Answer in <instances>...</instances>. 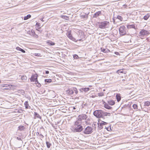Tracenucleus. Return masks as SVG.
I'll return each mask as SVG.
<instances>
[{"mask_svg": "<svg viewBox=\"0 0 150 150\" xmlns=\"http://www.w3.org/2000/svg\"><path fill=\"white\" fill-rule=\"evenodd\" d=\"M98 96H103V93H98Z\"/></svg>", "mask_w": 150, "mask_h": 150, "instance_id": "a19ab883", "label": "nucleus"}, {"mask_svg": "<svg viewBox=\"0 0 150 150\" xmlns=\"http://www.w3.org/2000/svg\"><path fill=\"white\" fill-rule=\"evenodd\" d=\"M150 105V102L149 101H147L145 102L144 106H148Z\"/></svg>", "mask_w": 150, "mask_h": 150, "instance_id": "2f4dec72", "label": "nucleus"}, {"mask_svg": "<svg viewBox=\"0 0 150 150\" xmlns=\"http://www.w3.org/2000/svg\"><path fill=\"white\" fill-rule=\"evenodd\" d=\"M79 115L81 118V119H82L83 120H86L88 117V115L85 114H82Z\"/></svg>", "mask_w": 150, "mask_h": 150, "instance_id": "ddd939ff", "label": "nucleus"}, {"mask_svg": "<svg viewBox=\"0 0 150 150\" xmlns=\"http://www.w3.org/2000/svg\"><path fill=\"white\" fill-rule=\"evenodd\" d=\"M109 23L107 21H104L100 22L99 25V28L101 29H104L108 27Z\"/></svg>", "mask_w": 150, "mask_h": 150, "instance_id": "f03ea898", "label": "nucleus"}, {"mask_svg": "<svg viewBox=\"0 0 150 150\" xmlns=\"http://www.w3.org/2000/svg\"><path fill=\"white\" fill-rule=\"evenodd\" d=\"M40 54L39 53H35V55L37 56H39Z\"/></svg>", "mask_w": 150, "mask_h": 150, "instance_id": "c03bdc74", "label": "nucleus"}, {"mask_svg": "<svg viewBox=\"0 0 150 150\" xmlns=\"http://www.w3.org/2000/svg\"><path fill=\"white\" fill-rule=\"evenodd\" d=\"M44 17H43V18H41V21H42L43 22L44 21H43V19L44 18Z\"/></svg>", "mask_w": 150, "mask_h": 150, "instance_id": "8fccbe9b", "label": "nucleus"}, {"mask_svg": "<svg viewBox=\"0 0 150 150\" xmlns=\"http://www.w3.org/2000/svg\"><path fill=\"white\" fill-rule=\"evenodd\" d=\"M108 123L105 122L101 121L100 120H98V125L99 129H101L103 128V126L107 124Z\"/></svg>", "mask_w": 150, "mask_h": 150, "instance_id": "0eeeda50", "label": "nucleus"}, {"mask_svg": "<svg viewBox=\"0 0 150 150\" xmlns=\"http://www.w3.org/2000/svg\"><path fill=\"white\" fill-rule=\"evenodd\" d=\"M93 115L96 117L100 118H102L106 116H110V114L104 112L101 110H95L93 112Z\"/></svg>", "mask_w": 150, "mask_h": 150, "instance_id": "f257e3e1", "label": "nucleus"}, {"mask_svg": "<svg viewBox=\"0 0 150 150\" xmlns=\"http://www.w3.org/2000/svg\"><path fill=\"white\" fill-rule=\"evenodd\" d=\"M117 72L119 74L120 73H123V71H120V70H118L117 71Z\"/></svg>", "mask_w": 150, "mask_h": 150, "instance_id": "37998d69", "label": "nucleus"}, {"mask_svg": "<svg viewBox=\"0 0 150 150\" xmlns=\"http://www.w3.org/2000/svg\"><path fill=\"white\" fill-rule=\"evenodd\" d=\"M149 34V32L146 30L143 29L139 33L140 36H144L145 35H147Z\"/></svg>", "mask_w": 150, "mask_h": 150, "instance_id": "9d476101", "label": "nucleus"}, {"mask_svg": "<svg viewBox=\"0 0 150 150\" xmlns=\"http://www.w3.org/2000/svg\"><path fill=\"white\" fill-rule=\"evenodd\" d=\"M36 134L37 135H39V133L38 132H36Z\"/></svg>", "mask_w": 150, "mask_h": 150, "instance_id": "09e8293b", "label": "nucleus"}, {"mask_svg": "<svg viewBox=\"0 0 150 150\" xmlns=\"http://www.w3.org/2000/svg\"><path fill=\"white\" fill-rule=\"evenodd\" d=\"M101 12L100 11H98L94 14L93 15V17L94 18H97L101 15Z\"/></svg>", "mask_w": 150, "mask_h": 150, "instance_id": "4468645a", "label": "nucleus"}, {"mask_svg": "<svg viewBox=\"0 0 150 150\" xmlns=\"http://www.w3.org/2000/svg\"><path fill=\"white\" fill-rule=\"evenodd\" d=\"M14 87V86L8 84H3L0 85V87L2 89H10L11 88H13Z\"/></svg>", "mask_w": 150, "mask_h": 150, "instance_id": "7ed1b4c3", "label": "nucleus"}, {"mask_svg": "<svg viewBox=\"0 0 150 150\" xmlns=\"http://www.w3.org/2000/svg\"><path fill=\"white\" fill-rule=\"evenodd\" d=\"M127 28L128 29H130L131 28H133L135 29V26L134 24L133 25H127Z\"/></svg>", "mask_w": 150, "mask_h": 150, "instance_id": "aec40b11", "label": "nucleus"}, {"mask_svg": "<svg viewBox=\"0 0 150 150\" xmlns=\"http://www.w3.org/2000/svg\"><path fill=\"white\" fill-rule=\"evenodd\" d=\"M104 107L105 108L108 109H110L111 108V107L109 106L108 104L105 103L104 105Z\"/></svg>", "mask_w": 150, "mask_h": 150, "instance_id": "a878e982", "label": "nucleus"}, {"mask_svg": "<svg viewBox=\"0 0 150 150\" xmlns=\"http://www.w3.org/2000/svg\"><path fill=\"white\" fill-rule=\"evenodd\" d=\"M78 37L76 38V42L78 40L81 41V38L83 37V33L81 30H79L78 32V33L77 34Z\"/></svg>", "mask_w": 150, "mask_h": 150, "instance_id": "1a4fd4ad", "label": "nucleus"}, {"mask_svg": "<svg viewBox=\"0 0 150 150\" xmlns=\"http://www.w3.org/2000/svg\"><path fill=\"white\" fill-rule=\"evenodd\" d=\"M92 132V128L91 127L88 126L84 129L83 132L85 134H89Z\"/></svg>", "mask_w": 150, "mask_h": 150, "instance_id": "6e6552de", "label": "nucleus"}, {"mask_svg": "<svg viewBox=\"0 0 150 150\" xmlns=\"http://www.w3.org/2000/svg\"><path fill=\"white\" fill-rule=\"evenodd\" d=\"M25 127L23 126H20L18 127V130L20 131H23L25 129Z\"/></svg>", "mask_w": 150, "mask_h": 150, "instance_id": "5701e85b", "label": "nucleus"}, {"mask_svg": "<svg viewBox=\"0 0 150 150\" xmlns=\"http://www.w3.org/2000/svg\"><path fill=\"white\" fill-rule=\"evenodd\" d=\"M73 58L74 59H77L79 58V57L77 55L74 54L73 55Z\"/></svg>", "mask_w": 150, "mask_h": 150, "instance_id": "58836bf2", "label": "nucleus"}, {"mask_svg": "<svg viewBox=\"0 0 150 150\" xmlns=\"http://www.w3.org/2000/svg\"><path fill=\"white\" fill-rule=\"evenodd\" d=\"M26 109L29 108L28 104V101H26L24 103Z\"/></svg>", "mask_w": 150, "mask_h": 150, "instance_id": "c85d7f7f", "label": "nucleus"}, {"mask_svg": "<svg viewBox=\"0 0 150 150\" xmlns=\"http://www.w3.org/2000/svg\"><path fill=\"white\" fill-rule=\"evenodd\" d=\"M73 108L74 110L76 109V108L75 107H74Z\"/></svg>", "mask_w": 150, "mask_h": 150, "instance_id": "864d4df0", "label": "nucleus"}, {"mask_svg": "<svg viewBox=\"0 0 150 150\" xmlns=\"http://www.w3.org/2000/svg\"><path fill=\"white\" fill-rule=\"evenodd\" d=\"M108 104L111 105H112L115 104V101L113 100H110L108 101Z\"/></svg>", "mask_w": 150, "mask_h": 150, "instance_id": "a211bd4d", "label": "nucleus"}, {"mask_svg": "<svg viewBox=\"0 0 150 150\" xmlns=\"http://www.w3.org/2000/svg\"><path fill=\"white\" fill-rule=\"evenodd\" d=\"M119 31L121 36L124 35L126 34V28L124 26L122 25L120 26L119 28Z\"/></svg>", "mask_w": 150, "mask_h": 150, "instance_id": "20e7f679", "label": "nucleus"}, {"mask_svg": "<svg viewBox=\"0 0 150 150\" xmlns=\"http://www.w3.org/2000/svg\"><path fill=\"white\" fill-rule=\"evenodd\" d=\"M90 88H83L80 89V91L82 92L83 91L84 92H87L89 90Z\"/></svg>", "mask_w": 150, "mask_h": 150, "instance_id": "dca6fc26", "label": "nucleus"}, {"mask_svg": "<svg viewBox=\"0 0 150 150\" xmlns=\"http://www.w3.org/2000/svg\"><path fill=\"white\" fill-rule=\"evenodd\" d=\"M38 31H39L40 32H41L42 31L40 30H38Z\"/></svg>", "mask_w": 150, "mask_h": 150, "instance_id": "5fc2aeb1", "label": "nucleus"}, {"mask_svg": "<svg viewBox=\"0 0 150 150\" xmlns=\"http://www.w3.org/2000/svg\"><path fill=\"white\" fill-rule=\"evenodd\" d=\"M67 37L70 40L75 42H76V38H74L72 36V35H71V33L70 32L68 31L67 33Z\"/></svg>", "mask_w": 150, "mask_h": 150, "instance_id": "9b49d317", "label": "nucleus"}, {"mask_svg": "<svg viewBox=\"0 0 150 150\" xmlns=\"http://www.w3.org/2000/svg\"><path fill=\"white\" fill-rule=\"evenodd\" d=\"M133 108L134 109H135V110H137V109L138 108H137V105L136 104H134L133 105V106H132Z\"/></svg>", "mask_w": 150, "mask_h": 150, "instance_id": "e433bc0d", "label": "nucleus"}, {"mask_svg": "<svg viewBox=\"0 0 150 150\" xmlns=\"http://www.w3.org/2000/svg\"><path fill=\"white\" fill-rule=\"evenodd\" d=\"M82 125H75V127L72 129V131L74 132H80L83 130V126Z\"/></svg>", "mask_w": 150, "mask_h": 150, "instance_id": "39448f33", "label": "nucleus"}, {"mask_svg": "<svg viewBox=\"0 0 150 150\" xmlns=\"http://www.w3.org/2000/svg\"><path fill=\"white\" fill-rule=\"evenodd\" d=\"M48 45H55V43L54 42L51 41H49L48 42Z\"/></svg>", "mask_w": 150, "mask_h": 150, "instance_id": "7c9ffc66", "label": "nucleus"}, {"mask_svg": "<svg viewBox=\"0 0 150 150\" xmlns=\"http://www.w3.org/2000/svg\"><path fill=\"white\" fill-rule=\"evenodd\" d=\"M84 123L83 120L81 119L80 116L79 115L76 118V120L74 123V125H82Z\"/></svg>", "mask_w": 150, "mask_h": 150, "instance_id": "423d86ee", "label": "nucleus"}, {"mask_svg": "<svg viewBox=\"0 0 150 150\" xmlns=\"http://www.w3.org/2000/svg\"><path fill=\"white\" fill-rule=\"evenodd\" d=\"M96 122H94L93 124H92V126L93 127H94V126H95L96 125Z\"/></svg>", "mask_w": 150, "mask_h": 150, "instance_id": "49530a36", "label": "nucleus"}, {"mask_svg": "<svg viewBox=\"0 0 150 150\" xmlns=\"http://www.w3.org/2000/svg\"><path fill=\"white\" fill-rule=\"evenodd\" d=\"M27 78V77L26 76H21V79L22 80H26Z\"/></svg>", "mask_w": 150, "mask_h": 150, "instance_id": "4c0bfd02", "label": "nucleus"}, {"mask_svg": "<svg viewBox=\"0 0 150 150\" xmlns=\"http://www.w3.org/2000/svg\"><path fill=\"white\" fill-rule=\"evenodd\" d=\"M38 75L37 74L32 75L30 79L31 81L36 82L38 80Z\"/></svg>", "mask_w": 150, "mask_h": 150, "instance_id": "f8f14e48", "label": "nucleus"}, {"mask_svg": "<svg viewBox=\"0 0 150 150\" xmlns=\"http://www.w3.org/2000/svg\"><path fill=\"white\" fill-rule=\"evenodd\" d=\"M36 82V84L37 85V86L38 87H40L41 86V85L40 83L37 81Z\"/></svg>", "mask_w": 150, "mask_h": 150, "instance_id": "c9c22d12", "label": "nucleus"}, {"mask_svg": "<svg viewBox=\"0 0 150 150\" xmlns=\"http://www.w3.org/2000/svg\"><path fill=\"white\" fill-rule=\"evenodd\" d=\"M117 18L121 21L123 19L122 17L121 16L119 15L117 16Z\"/></svg>", "mask_w": 150, "mask_h": 150, "instance_id": "72a5a7b5", "label": "nucleus"}, {"mask_svg": "<svg viewBox=\"0 0 150 150\" xmlns=\"http://www.w3.org/2000/svg\"><path fill=\"white\" fill-rule=\"evenodd\" d=\"M122 81H125V80L123 79V80H122Z\"/></svg>", "mask_w": 150, "mask_h": 150, "instance_id": "4d7b16f0", "label": "nucleus"}, {"mask_svg": "<svg viewBox=\"0 0 150 150\" xmlns=\"http://www.w3.org/2000/svg\"><path fill=\"white\" fill-rule=\"evenodd\" d=\"M31 17V16L30 14H28L27 16H24V20H27L29 18H30Z\"/></svg>", "mask_w": 150, "mask_h": 150, "instance_id": "b1692460", "label": "nucleus"}, {"mask_svg": "<svg viewBox=\"0 0 150 150\" xmlns=\"http://www.w3.org/2000/svg\"><path fill=\"white\" fill-rule=\"evenodd\" d=\"M16 49L17 50H19L21 52H22L23 53H25V51L23 50V49L19 47H16Z\"/></svg>", "mask_w": 150, "mask_h": 150, "instance_id": "393cba45", "label": "nucleus"}, {"mask_svg": "<svg viewBox=\"0 0 150 150\" xmlns=\"http://www.w3.org/2000/svg\"><path fill=\"white\" fill-rule=\"evenodd\" d=\"M72 88L73 93L74 92L76 94H77L78 93V91L77 88Z\"/></svg>", "mask_w": 150, "mask_h": 150, "instance_id": "bb28decb", "label": "nucleus"}, {"mask_svg": "<svg viewBox=\"0 0 150 150\" xmlns=\"http://www.w3.org/2000/svg\"><path fill=\"white\" fill-rule=\"evenodd\" d=\"M117 100L118 102H119L121 100V97L120 96L117 95L116 96Z\"/></svg>", "mask_w": 150, "mask_h": 150, "instance_id": "473e14b6", "label": "nucleus"}, {"mask_svg": "<svg viewBox=\"0 0 150 150\" xmlns=\"http://www.w3.org/2000/svg\"><path fill=\"white\" fill-rule=\"evenodd\" d=\"M45 71V74H48L49 73V71Z\"/></svg>", "mask_w": 150, "mask_h": 150, "instance_id": "de8ad7c7", "label": "nucleus"}, {"mask_svg": "<svg viewBox=\"0 0 150 150\" xmlns=\"http://www.w3.org/2000/svg\"><path fill=\"white\" fill-rule=\"evenodd\" d=\"M67 92L70 95H71L73 94L72 88L69 89L67 91Z\"/></svg>", "mask_w": 150, "mask_h": 150, "instance_id": "f3484780", "label": "nucleus"}, {"mask_svg": "<svg viewBox=\"0 0 150 150\" xmlns=\"http://www.w3.org/2000/svg\"><path fill=\"white\" fill-rule=\"evenodd\" d=\"M36 25L37 26H38V27H40V23H38V22H37L36 23Z\"/></svg>", "mask_w": 150, "mask_h": 150, "instance_id": "ea45409f", "label": "nucleus"}, {"mask_svg": "<svg viewBox=\"0 0 150 150\" xmlns=\"http://www.w3.org/2000/svg\"><path fill=\"white\" fill-rule=\"evenodd\" d=\"M81 18L83 19L84 20H86L88 18V16L87 15L85 14L84 15H81Z\"/></svg>", "mask_w": 150, "mask_h": 150, "instance_id": "6ab92c4d", "label": "nucleus"}, {"mask_svg": "<svg viewBox=\"0 0 150 150\" xmlns=\"http://www.w3.org/2000/svg\"><path fill=\"white\" fill-rule=\"evenodd\" d=\"M150 17V14L149 13H147V14L144 17V19L145 20H147L148 18Z\"/></svg>", "mask_w": 150, "mask_h": 150, "instance_id": "4be33fe9", "label": "nucleus"}, {"mask_svg": "<svg viewBox=\"0 0 150 150\" xmlns=\"http://www.w3.org/2000/svg\"><path fill=\"white\" fill-rule=\"evenodd\" d=\"M115 54H116L117 55L119 54V53L118 52H116L115 53Z\"/></svg>", "mask_w": 150, "mask_h": 150, "instance_id": "3c124183", "label": "nucleus"}, {"mask_svg": "<svg viewBox=\"0 0 150 150\" xmlns=\"http://www.w3.org/2000/svg\"><path fill=\"white\" fill-rule=\"evenodd\" d=\"M46 144L47 147L48 148H50V146L52 145L51 143H50L49 142H46Z\"/></svg>", "mask_w": 150, "mask_h": 150, "instance_id": "c756f323", "label": "nucleus"}, {"mask_svg": "<svg viewBox=\"0 0 150 150\" xmlns=\"http://www.w3.org/2000/svg\"><path fill=\"white\" fill-rule=\"evenodd\" d=\"M105 128L106 129H107L108 130V127H105Z\"/></svg>", "mask_w": 150, "mask_h": 150, "instance_id": "603ef678", "label": "nucleus"}, {"mask_svg": "<svg viewBox=\"0 0 150 150\" xmlns=\"http://www.w3.org/2000/svg\"><path fill=\"white\" fill-rule=\"evenodd\" d=\"M37 118H39L40 119H41V117L36 112H34V118L36 119Z\"/></svg>", "mask_w": 150, "mask_h": 150, "instance_id": "2eb2a0df", "label": "nucleus"}, {"mask_svg": "<svg viewBox=\"0 0 150 150\" xmlns=\"http://www.w3.org/2000/svg\"><path fill=\"white\" fill-rule=\"evenodd\" d=\"M52 81V80L50 79H45V82L46 83H49Z\"/></svg>", "mask_w": 150, "mask_h": 150, "instance_id": "f704fd0d", "label": "nucleus"}, {"mask_svg": "<svg viewBox=\"0 0 150 150\" xmlns=\"http://www.w3.org/2000/svg\"><path fill=\"white\" fill-rule=\"evenodd\" d=\"M40 135L41 136V139H43L44 137V136L41 134H40Z\"/></svg>", "mask_w": 150, "mask_h": 150, "instance_id": "a18cd8bd", "label": "nucleus"}, {"mask_svg": "<svg viewBox=\"0 0 150 150\" xmlns=\"http://www.w3.org/2000/svg\"><path fill=\"white\" fill-rule=\"evenodd\" d=\"M61 17L62 18H63L66 20H68L69 19V18L68 16L65 15H62L61 16Z\"/></svg>", "mask_w": 150, "mask_h": 150, "instance_id": "cd10ccee", "label": "nucleus"}, {"mask_svg": "<svg viewBox=\"0 0 150 150\" xmlns=\"http://www.w3.org/2000/svg\"><path fill=\"white\" fill-rule=\"evenodd\" d=\"M101 51L104 53H108L110 51V50L108 49H103L101 48Z\"/></svg>", "mask_w": 150, "mask_h": 150, "instance_id": "412c9836", "label": "nucleus"}, {"mask_svg": "<svg viewBox=\"0 0 150 150\" xmlns=\"http://www.w3.org/2000/svg\"><path fill=\"white\" fill-rule=\"evenodd\" d=\"M16 139L18 140H22L21 138L19 137H17Z\"/></svg>", "mask_w": 150, "mask_h": 150, "instance_id": "79ce46f5", "label": "nucleus"}, {"mask_svg": "<svg viewBox=\"0 0 150 150\" xmlns=\"http://www.w3.org/2000/svg\"><path fill=\"white\" fill-rule=\"evenodd\" d=\"M1 83V81L0 80V83Z\"/></svg>", "mask_w": 150, "mask_h": 150, "instance_id": "6e6d98bb", "label": "nucleus"}]
</instances>
